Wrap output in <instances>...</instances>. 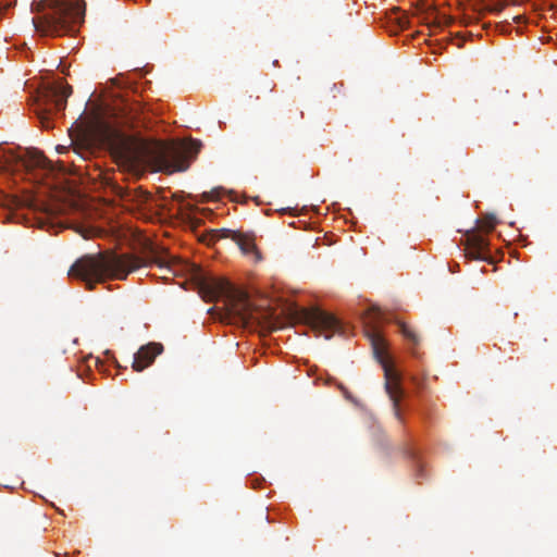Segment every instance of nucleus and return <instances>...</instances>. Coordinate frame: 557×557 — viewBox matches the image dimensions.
I'll use <instances>...</instances> for the list:
<instances>
[{
	"instance_id": "1",
	"label": "nucleus",
	"mask_w": 557,
	"mask_h": 557,
	"mask_svg": "<svg viewBox=\"0 0 557 557\" xmlns=\"http://www.w3.org/2000/svg\"><path fill=\"white\" fill-rule=\"evenodd\" d=\"M91 136L109 151L121 171L135 177L143 176L148 169L168 174L186 171L201 148L197 139L178 145L144 138L101 120L96 121Z\"/></svg>"
},
{
	"instance_id": "2",
	"label": "nucleus",
	"mask_w": 557,
	"mask_h": 557,
	"mask_svg": "<svg viewBox=\"0 0 557 557\" xmlns=\"http://www.w3.org/2000/svg\"><path fill=\"white\" fill-rule=\"evenodd\" d=\"M156 264L168 280V274L175 275V260L165 248L149 245L144 258L128 253H96L78 258L70 268L67 275L81 280L88 290L107 280H125L129 273L141 267Z\"/></svg>"
},
{
	"instance_id": "3",
	"label": "nucleus",
	"mask_w": 557,
	"mask_h": 557,
	"mask_svg": "<svg viewBox=\"0 0 557 557\" xmlns=\"http://www.w3.org/2000/svg\"><path fill=\"white\" fill-rule=\"evenodd\" d=\"M32 13H41L33 17L32 24L41 36H61L85 17L84 0H34Z\"/></svg>"
},
{
	"instance_id": "4",
	"label": "nucleus",
	"mask_w": 557,
	"mask_h": 557,
	"mask_svg": "<svg viewBox=\"0 0 557 557\" xmlns=\"http://www.w3.org/2000/svg\"><path fill=\"white\" fill-rule=\"evenodd\" d=\"M197 287L205 301H215L218 298H225L227 311L243 323H250L253 320L252 306L248 295L238 290L224 278L198 274Z\"/></svg>"
},
{
	"instance_id": "5",
	"label": "nucleus",
	"mask_w": 557,
	"mask_h": 557,
	"mask_svg": "<svg viewBox=\"0 0 557 557\" xmlns=\"http://www.w3.org/2000/svg\"><path fill=\"white\" fill-rule=\"evenodd\" d=\"M368 337L371 342L373 354L384 370L385 391L393 403L394 417L403 422L399 410V403L404 395V389L400 384L401 376L387 360L385 341L375 325H369Z\"/></svg>"
},
{
	"instance_id": "6",
	"label": "nucleus",
	"mask_w": 557,
	"mask_h": 557,
	"mask_svg": "<svg viewBox=\"0 0 557 557\" xmlns=\"http://www.w3.org/2000/svg\"><path fill=\"white\" fill-rule=\"evenodd\" d=\"M72 94L70 85H53L47 87L39 98L37 115L41 126L45 128L52 127L51 115L54 112H62L66 107V99Z\"/></svg>"
},
{
	"instance_id": "7",
	"label": "nucleus",
	"mask_w": 557,
	"mask_h": 557,
	"mask_svg": "<svg viewBox=\"0 0 557 557\" xmlns=\"http://www.w3.org/2000/svg\"><path fill=\"white\" fill-rule=\"evenodd\" d=\"M299 317L314 331L324 334L326 339H330L333 334L341 330L339 321L334 315L319 308H302L299 311Z\"/></svg>"
},
{
	"instance_id": "8",
	"label": "nucleus",
	"mask_w": 557,
	"mask_h": 557,
	"mask_svg": "<svg viewBox=\"0 0 557 557\" xmlns=\"http://www.w3.org/2000/svg\"><path fill=\"white\" fill-rule=\"evenodd\" d=\"M220 238H231L238 245L239 249L245 255H258L253 238L250 235L243 234L236 231L226 228L211 230L210 232H208V234L205 235L203 240L207 242V244H213L216 239Z\"/></svg>"
},
{
	"instance_id": "9",
	"label": "nucleus",
	"mask_w": 557,
	"mask_h": 557,
	"mask_svg": "<svg viewBox=\"0 0 557 557\" xmlns=\"http://www.w3.org/2000/svg\"><path fill=\"white\" fill-rule=\"evenodd\" d=\"M466 258L471 260H481L486 261L490 263H493L494 260L492 259L488 250L490 243L486 237L479 234L476 231L472 230L467 232L466 237Z\"/></svg>"
},
{
	"instance_id": "10",
	"label": "nucleus",
	"mask_w": 557,
	"mask_h": 557,
	"mask_svg": "<svg viewBox=\"0 0 557 557\" xmlns=\"http://www.w3.org/2000/svg\"><path fill=\"white\" fill-rule=\"evenodd\" d=\"M10 166L34 169L40 168L46 170H52V163L47 159L42 152L32 149L27 150L25 156H15L10 153L7 160Z\"/></svg>"
},
{
	"instance_id": "11",
	"label": "nucleus",
	"mask_w": 557,
	"mask_h": 557,
	"mask_svg": "<svg viewBox=\"0 0 557 557\" xmlns=\"http://www.w3.org/2000/svg\"><path fill=\"white\" fill-rule=\"evenodd\" d=\"M163 351V346L160 343H149L141 346L138 351L134 355L132 368L136 372H141L146 368L150 367L156 357Z\"/></svg>"
},
{
	"instance_id": "12",
	"label": "nucleus",
	"mask_w": 557,
	"mask_h": 557,
	"mask_svg": "<svg viewBox=\"0 0 557 557\" xmlns=\"http://www.w3.org/2000/svg\"><path fill=\"white\" fill-rule=\"evenodd\" d=\"M125 201L134 203L137 209H147L151 200V195L144 190L141 187L128 189L123 195Z\"/></svg>"
},
{
	"instance_id": "13",
	"label": "nucleus",
	"mask_w": 557,
	"mask_h": 557,
	"mask_svg": "<svg viewBox=\"0 0 557 557\" xmlns=\"http://www.w3.org/2000/svg\"><path fill=\"white\" fill-rule=\"evenodd\" d=\"M399 330H400V333L404 335V337L411 342L412 345L414 346H418L419 343H420V337L419 335L416 333V331L408 324L406 323H400L399 324Z\"/></svg>"
},
{
	"instance_id": "14",
	"label": "nucleus",
	"mask_w": 557,
	"mask_h": 557,
	"mask_svg": "<svg viewBox=\"0 0 557 557\" xmlns=\"http://www.w3.org/2000/svg\"><path fill=\"white\" fill-rule=\"evenodd\" d=\"M479 223H480V228L484 232H492L496 224H497V219L494 214H485L481 220H479Z\"/></svg>"
},
{
	"instance_id": "15",
	"label": "nucleus",
	"mask_w": 557,
	"mask_h": 557,
	"mask_svg": "<svg viewBox=\"0 0 557 557\" xmlns=\"http://www.w3.org/2000/svg\"><path fill=\"white\" fill-rule=\"evenodd\" d=\"M72 151L79 156L83 160H86L91 154V146L89 144H74Z\"/></svg>"
},
{
	"instance_id": "16",
	"label": "nucleus",
	"mask_w": 557,
	"mask_h": 557,
	"mask_svg": "<svg viewBox=\"0 0 557 557\" xmlns=\"http://www.w3.org/2000/svg\"><path fill=\"white\" fill-rule=\"evenodd\" d=\"M381 315H382V313H381L380 309H377V308L372 309L369 312V317L367 318L368 319L367 324L375 323L377 320L381 319Z\"/></svg>"
},
{
	"instance_id": "17",
	"label": "nucleus",
	"mask_w": 557,
	"mask_h": 557,
	"mask_svg": "<svg viewBox=\"0 0 557 557\" xmlns=\"http://www.w3.org/2000/svg\"><path fill=\"white\" fill-rule=\"evenodd\" d=\"M435 20H437V16L434 17V20L431 22L430 18H429V15H425L422 20L423 23L428 24V25H431V24H436V25H440L442 22H436Z\"/></svg>"
},
{
	"instance_id": "18",
	"label": "nucleus",
	"mask_w": 557,
	"mask_h": 557,
	"mask_svg": "<svg viewBox=\"0 0 557 557\" xmlns=\"http://www.w3.org/2000/svg\"><path fill=\"white\" fill-rule=\"evenodd\" d=\"M57 151L60 153L67 152V151H70V148H67L65 146H58Z\"/></svg>"
},
{
	"instance_id": "19",
	"label": "nucleus",
	"mask_w": 557,
	"mask_h": 557,
	"mask_svg": "<svg viewBox=\"0 0 557 557\" xmlns=\"http://www.w3.org/2000/svg\"><path fill=\"white\" fill-rule=\"evenodd\" d=\"M503 7H504L503 4H497V5L493 7L491 9V11L498 13V12H500L503 10Z\"/></svg>"
},
{
	"instance_id": "20",
	"label": "nucleus",
	"mask_w": 557,
	"mask_h": 557,
	"mask_svg": "<svg viewBox=\"0 0 557 557\" xmlns=\"http://www.w3.org/2000/svg\"><path fill=\"white\" fill-rule=\"evenodd\" d=\"M444 23L445 25H449L451 23V18L444 16Z\"/></svg>"
},
{
	"instance_id": "21",
	"label": "nucleus",
	"mask_w": 557,
	"mask_h": 557,
	"mask_svg": "<svg viewBox=\"0 0 557 557\" xmlns=\"http://www.w3.org/2000/svg\"><path fill=\"white\" fill-rule=\"evenodd\" d=\"M522 20L521 15L513 16V21L519 23Z\"/></svg>"
},
{
	"instance_id": "22",
	"label": "nucleus",
	"mask_w": 557,
	"mask_h": 557,
	"mask_svg": "<svg viewBox=\"0 0 557 557\" xmlns=\"http://www.w3.org/2000/svg\"><path fill=\"white\" fill-rule=\"evenodd\" d=\"M550 39H552V37H550V36H547V38H545V37H543V36H542V37H540V40H543V41H544V40H550Z\"/></svg>"
},
{
	"instance_id": "23",
	"label": "nucleus",
	"mask_w": 557,
	"mask_h": 557,
	"mask_svg": "<svg viewBox=\"0 0 557 557\" xmlns=\"http://www.w3.org/2000/svg\"><path fill=\"white\" fill-rule=\"evenodd\" d=\"M280 211L281 212H287V211H289V209H281Z\"/></svg>"
}]
</instances>
